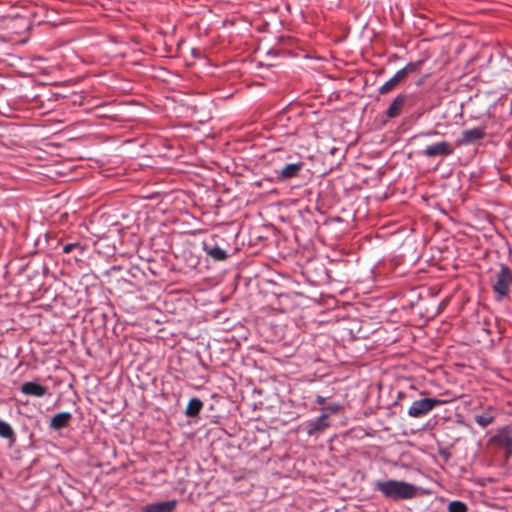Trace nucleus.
<instances>
[{
  "label": "nucleus",
  "mask_w": 512,
  "mask_h": 512,
  "mask_svg": "<svg viewBox=\"0 0 512 512\" xmlns=\"http://www.w3.org/2000/svg\"><path fill=\"white\" fill-rule=\"evenodd\" d=\"M374 489L385 498L392 501L410 500L417 496L418 489L415 485L400 480H377Z\"/></svg>",
  "instance_id": "f257e3e1"
},
{
  "label": "nucleus",
  "mask_w": 512,
  "mask_h": 512,
  "mask_svg": "<svg viewBox=\"0 0 512 512\" xmlns=\"http://www.w3.org/2000/svg\"><path fill=\"white\" fill-rule=\"evenodd\" d=\"M491 287L495 294V299L501 301L509 297L512 287V270L504 264H501L491 278Z\"/></svg>",
  "instance_id": "f03ea898"
},
{
  "label": "nucleus",
  "mask_w": 512,
  "mask_h": 512,
  "mask_svg": "<svg viewBox=\"0 0 512 512\" xmlns=\"http://www.w3.org/2000/svg\"><path fill=\"white\" fill-rule=\"evenodd\" d=\"M444 401L435 398H423L415 400L409 407L407 413L412 418H420L427 415L435 407L440 406Z\"/></svg>",
  "instance_id": "7ed1b4c3"
},
{
  "label": "nucleus",
  "mask_w": 512,
  "mask_h": 512,
  "mask_svg": "<svg viewBox=\"0 0 512 512\" xmlns=\"http://www.w3.org/2000/svg\"><path fill=\"white\" fill-rule=\"evenodd\" d=\"M454 153V146L447 141H440L428 145L422 154L427 158L448 157Z\"/></svg>",
  "instance_id": "20e7f679"
},
{
  "label": "nucleus",
  "mask_w": 512,
  "mask_h": 512,
  "mask_svg": "<svg viewBox=\"0 0 512 512\" xmlns=\"http://www.w3.org/2000/svg\"><path fill=\"white\" fill-rule=\"evenodd\" d=\"M304 167V162L289 163L275 170L276 179L279 182L289 181L299 175Z\"/></svg>",
  "instance_id": "39448f33"
},
{
  "label": "nucleus",
  "mask_w": 512,
  "mask_h": 512,
  "mask_svg": "<svg viewBox=\"0 0 512 512\" xmlns=\"http://www.w3.org/2000/svg\"><path fill=\"white\" fill-rule=\"evenodd\" d=\"M484 127H475L472 129L464 130L461 137L457 139L456 146H467L481 141L485 137Z\"/></svg>",
  "instance_id": "423d86ee"
},
{
  "label": "nucleus",
  "mask_w": 512,
  "mask_h": 512,
  "mask_svg": "<svg viewBox=\"0 0 512 512\" xmlns=\"http://www.w3.org/2000/svg\"><path fill=\"white\" fill-rule=\"evenodd\" d=\"M20 391L25 395L40 398L47 394L48 389L37 382L27 381L21 385Z\"/></svg>",
  "instance_id": "0eeeda50"
},
{
  "label": "nucleus",
  "mask_w": 512,
  "mask_h": 512,
  "mask_svg": "<svg viewBox=\"0 0 512 512\" xmlns=\"http://www.w3.org/2000/svg\"><path fill=\"white\" fill-rule=\"evenodd\" d=\"M328 413H322L317 419L310 421L307 428V432L310 436L315 435L317 433L323 432L326 428L329 427L328 422Z\"/></svg>",
  "instance_id": "6e6552de"
},
{
  "label": "nucleus",
  "mask_w": 512,
  "mask_h": 512,
  "mask_svg": "<svg viewBox=\"0 0 512 512\" xmlns=\"http://www.w3.org/2000/svg\"><path fill=\"white\" fill-rule=\"evenodd\" d=\"M177 506L176 500L164 502H155L147 504L143 507V512H173Z\"/></svg>",
  "instance_id": "1a4fd4ad"
},
{
  "label": "nucleus",
  "mask_w": 512,
  "mask_h": 512,
  "mask_svg": "<svg viewBox=\"0 0 512 512\" xmlns=\"http://www.w3.org/2000/svg\"><path fill=\"white\" fill-rule=\"evenodd\" d=\"M496 441L504 449L506 456L512 455V429L504 428L496 437Z\"/></svg>",
  "instance_id": "9d476101"
},
{
  "label": "nucleus",
  "mask_w": 512,
  "mask_h": 512,
  "mask_svg": "<svg viewBox=\"0 0 512 512\" xmlns=\"http://www.w3.org/2000/svg\"><path fill=\"white\" fill-rule=\"evenodd\" d=\"M406 100H407L406 95H404V94L397 95L395 97V99L392 101V103L389 105V107L386 111V116L388 118L398 117L403 110Z\"/></svg>",
  "instance_id": "9b49d317"
},
{
  "label": "nucleus",
  "mask_w": 512,
  "mask_h": 512,
  "mask_svg": "<svg viewBox=\"0 0 512 512\" xmlns=\"http://www.w3.org/2000/svg\"><path fill=\"white\" fill-rule=\"evenodd\" d=\"M203 250L209 257H211L215 261H224L228 258V254L224 249L216 245H212L206 241L203 242Z\"/></svg>",
  "instance_id": "f8f14e48"
},
{
  "label": "nucleus",
  "mask_w": 512,
  "mask_h": 512,
  "mask_svg": "<svg viewBox=\"0 0 512 512\" xmlns=\"http://www.w3.org/2000/svg\"><path fill=\"white\" fill-rule=\"evenodd\" d=\"M496 417V412L492 407H488L481 414L474 416L475 422L482 428H486L493 423Z\"/></svg>",
  "instance_id": "ddd939ff"
},
{
  "label": "nucleus",
  "mask_w": 512,
  "mask_h": 512,
  "mask_svg": "<svg viewBox=\"0 0 512 512\" xmlns=\"http://www.w3.org/2000/svg\"><path fill=\"white\" fill-rule=\"evenodd\" d=\"M71 419L72 414L70 412H60L51 418L50 427L55 430H60L68 426Z\"/></svg>",
  "instance_id": "4468645a"
},
{
  "label": "nucleus",
  "mask_w": 512,
  "mask_h": 512,
  "mask_svg": "<svg viewBox=\"0 0 512 512\" xmlns=\"http://www.w3.org/2000/svg\"><path fill=\"white\" fill-rule=\"evenodd\" d=\"M404 76L401 74L400 71H397L396 74L390 78L387 82H385L380 88L379 93L380 94H387L390 91H392L394 88L397 87V85L404 80Z\"/></svg>",
  "instance_id": "2eb2a0df"
},
{
  "label": "nucleus",
  "mask_w": 512,
  "mask_h": 512,
  "mask_svg": "<svg viewBox=\"0 0 512 512\" xmlns=\"http://www.w3.org/2000/svg\"><path fill=\"white\" fill-rule=\"evenodd\" d=\"M203 408V403L198 398H192L189 400L185 414L187 417H196L200 413L201 409Z\"/></svg>",
  "instance_id": "dca6fc26"
},
{
  "label": "nucleus",
  "mask_w": 512,
  "mask_h": 512,
  "mask_svg": "<svg viewBox=\"0 0 512 512\" xmlns=\"http://www.w3.org/2000/svg\"><path fill=\"white\" fill-rule=\"evenodd\" d=\"M423 61H417V62H410L408 63L404 68L400 69L399 71L401 74L406 78L410 73L416 72L419 70L422 66Z\"/></svg>",
  "instance_id": "f3484780"
},
{
  "label": "nucleus",
  "mask_w": 512,
  "mask_h": 512,
  "mask_svg": "<svg viewBox=\"0 0 512 512\" xmlns=\"http://www.w3.org/2000/svg\"><path fill=\"white\" fill-rule=\"evenodd\" d=\"M0 436L6 439L14 437V431L12 427L7 422L2 420H0Z\"/></svg>",
  "instance_id": "a211bd4d"
},
{
  "label": "nucleus",
  "mask_w": 512,
  "mask_h": 512,
  "mask_svg": "<svg viewBox=\"0 0 512 512\" xmlns=\"http://www.w3.org/2000/svg\"><path fill=\"white\" fill-rule=\"evenodd\" d=\"M468 508L466 504L462 501H452L448 505V512H467Z\"/></svg>",
  "instance_id": "6ab92c4d"
},
{
  "label": "nucleus",
  "mask_w": 512,
  "mask_h": 512,
  "mask_svg": "<svg viewBox=\"0 0 512 512\" xmlns=\"http://www.w3.org/2000/svg\"><path fill=\"white\" fill-rule=\"evenodd\" d=\"M75 248H79L81 250V252L83 251V247L81 246V244L79 242H75V243H68V244H66L63 247V253L69 254Z\"/></svg>",
  "instance_id": "aec40b11"
},
{
  "label": "nucleus",
  "mask_w": 512,
  "mask_h": 512,
  "mask_svg": "<svg viewBox=\"0 0 512 512\" xmlns=\"http://www.w3.org/2000/svg\"><path fill=\"white\" fill-rule=\"evenodd\" d=\"M340 406L337 403H329L328 405L323 407L324 411H327L328 414H335L339 410Z\"/></svg>",
  "instance_id": "412c9836"
},
{
  "label": "nucleus",
  "mask_w": 512,
  "mask_h": 512,
  "mask_svg": "<svg viewBox=\"0 0 512 512\" xmlns=\"http://www.w3.org/2000/svg\"><path fill=\"white\" fill-rule=\"evenodd\" d=\"M439 132L438 131H435V130H429L427 132H424V133H421L420 135L421 136H426V137H430V136H436L438 135Z\"/></svg>",
  "instance_id": "4be33fe9"
},
{
  "label": "nucleus",
  "mask_w": 512,
  "mask_h": 512,
  "mask_svg": "<svg viewBox=\"0 0 512 512\" xmlns=\"http://www.w3.org/2000/svg\"><path fill=\"white\" fill-rule=\"evenodd\" d=\"M325 401H326V399H325V397H323V396L318 395V396L316 397V403H317V404H319V405H324V404H325Z\"/></svg>",
  "instance_id": "5701e85b"
}]
</instances>
